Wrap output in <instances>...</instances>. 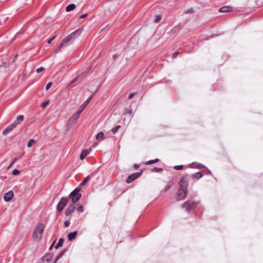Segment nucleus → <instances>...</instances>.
I'll return each instance as SVG.
<instances>
[{"label":"nucleus","mask_w":263,"mask_h":263,"mask_svg":"<svg viewBox=\"0 0 263 263\" xmlns=\"http://www.w3.org/2000/svg\"><path fill=\"white\" fill-rule=\"evenodd\" d=\"M158 161H159V159H156L155 160H149V161H146L145 163V164H146V165L151 164H153V163H155L156 162H157Z\"/></svg>","instance_id":"24"},{"label":"nucleus","mask_w":263,"mask_h":263,"mask_svg":"<svg viewBox=\"0 0 263 263\" xmlns=\"http://www.w3.org/2000/svg\"><path fill=\"white\" fill-rule=\"evenodd\" d=\"M52 83L51 82H49L46 86V89L48 90L52 86Z\"/></svg>","instance_id":"34"},{"label":"nucleus","mask_w":263,"mask_h":263,"mask_svg":"<svg viewBox=\"0 0 263 263\" xmlns=\"http://www.w3.org/2000/svg\"><path fill=\"white\" fill-rule=\"evenodd\" d=\"M49 101H46V102H44L41 105V107L43 108L46 107V106L49 104Z\"/></svg>","instance_id":"33"},{"label":"nucleus","mask_w":263,"mask_h":263,"mask_svg":"<svg viewBox=\"0 0 263 263\" xmlns=\"http://www.w3.org/2000/svg\"><path fill=\"white\" fill-rule=\"evenodd\" d=\"M91 150V148L83 150L81 154L80 159L81 160H83L86 156L90 153Z\"/></svg>","instance_id":"13"},{"label":"nucleus","mask_w":263,"mask_h":263,"mask_svg":"<svg viewBox=\"0 0 263 263\" xmlns=\"http://www.w3.org/2000/svg\"><path fill=\"white\" fill-rule=\"evenodd\" d=\"M16 161V158H14L12 162L9 164V165L8 166L7 169H9L11 166L12 165V164Z\"/></svg>","instance_id":"36"},{"label":"nucleus","mask_w":263,"mask_h":263,"mask_svg":"<svg viewBox=\"0 0 263 263\" xmlns=\"http://www.w3.org/2000/svg\"><path fill=\"white\" fill-rule=\"evenodd\" d=\"M202 166H203V165L202 164H198L197 167L201 168H202Z\"/></svg>","instance_id":"47"},{"label":"nucleus","mask_w":263,"mask_h":263,"mask_svg":"<svg viewBox=\"0 0 263 263\" xmlns=\"http://www.w3.org/2000/svg\"><path fill=\"white\" fill-rule=\"evenodd\" d=\"M20 171L17 170V175L19 174Z\"/></svg>","instance_id":"52"},{"label":"nucleus","mask_w":263,"mask_h":263,"mask_svg":"<svg viewBox=\"0 0 263 263\" xmlns=\"http://www.w3.org/2000/svg\"><path fill=\"white\" fill-rule=\"evenodd\" d=\"M64 241V239L63 238H60L58 243L55 246V248L56 249H57L59 248L60 247H62L63 245Z\"/></svg>","instance_id":"19"},{"label":"nucleus","mask_w":263,"mask_h":263,"mask_svg":"<svg viewBox=\"0 0 263 263\" xmlns=\"http://www.w3.org/2000/svg\"><path fill=\"white\" fill-rule=\"evenodd\" d=\"M78 31L76 30L74 32L71 33V34H70L69 35H68L66 38H65L63 41L66 43H68V42H71L72 41L74 38H75V34L76 33V32H77Z\"/></svg>","instance_id":"11"},{"label":"nucleus","mask_w":263,"mask_h":263,"mask_svg":"<svg viewBox=\"0 0 263 263\" xmlns=\"http://www.w3.org/2000/svg\"><path fill=\"white\" fill-rule=\"evenodd\" d=\"M199 203V201H193L191 202L189 201H187L184 202L182 205V208L189 211L196 208Z\"/></svg>","instance_id":"2"},{"label":"nucleus","mask_w":263,"mask_h":263,"mask_svg":"<svg viewBox=\"0 0 263 263\" xmlns=\"http://www.w3.org/2000/svg\"><path fill=\"white\" fill-rule=\"evenodd\" d=\"M120 128V125H117L116 126L113 127L112 129H111V131L114 133H116L117 130Z\"/></svg>","instance_id":"27"},{"label":"nucleus","mask_w":263,"mask_h":263,"mask_svg":"<svg viewBox=\"0 0 263 263\" xmlns=\"http://www.w3.org/2000/svg\"><path fill=\"white\" fill-rule=\"evenodd\" d=\"M160 20H161V16L159 15H157V16H156V17L154 20V22L156 23H157L160 21Z\"/></svg>","instance_id":"32"},{"label":"nucleus","mask_w":263,"mask_h":263,"mask_svg":"<svg viewBox=\"0 0 263 263\" xmlns=\"http://www.w3.org/2000/svg\"><path fill=\"white\" fill-rule=\"evenodd\" d=\"M82 112V109H79L76 113H74L69 119L68 121L70 123L74 122L79 118L81 113Z\"/></svg>","instance_id":"4"},{"label":"nucleus","mask_w":263,"mask_h":263,"mask_svg":"<svg viewBox=\"0 0 263 263\" xmlns=\"http://www.w3.org/2000/svg\"><path fill=\"white\" fill-rule=\"evenodd\" d=\"M196 165V163H193L192 164V165L193 166V167H195Z\"/></svg>","instance_id":"48"},{"label":"nucleus","mask_w":263,"mask_h":263,"mask_svg":"<svg viewBox=\"0 0 263 263\" xmlns=\"http://www.w3.org/2000/svg\"><path fill=\"white\" fill-rule=\"evenodd\" d=\"M77 81V79L76 78V79H73V80L72 81L71 83H73V82H75V81Z\"/></svg>","instance_id":"49"},{"label":"nucleus","mask_w":263,"mask_h":263,"mask_svg":"<svg viewBox=\"0 0 263 263\" xmlns=\"http://www.w3.org/2000/svg\"><path fill=\"white\" fill-rule=\"evenodd\" d=\"M24 119V116L19 115L17 116V124L21 122Z\"/></svg>","instance_id":"26"},{"label":"nucleus","mask_w":263,"mask_h":263,"mask_svg":"<svg viewBox=\"0 0 263 263\" xmlns=\"http://www.w3.org/2000/svg\"><path fill=\"white\" fill-rule=\"evenodd\" d=\"M186 191L187 190L186 189H180L178 191V200H183L185 197L186 194Z\"/></svg>","instance_id":"8"},{"label":"nucleus","mask_w":263,"mask_h":263,"mask_svg":"<svg viewBox=\"0 0 263 263\" xmlns=\"http://www.w3.org/2000/svg\"><path fill=\"white\" fill-rule=\"evenodd\" d=\"M68 202V198H62L57 205V211L61 212L63 211L64 208L66 206Z\"/></svg>","instance_id":"3"},{"label":"nucleus","mask_w":263,"mask_h":263,"mask_svg":"<svg viewBox=\"0 0 263 263\" xmlns=\"http://www.w3.org/2000/svg\"><path fill=\"white\" fill-rule=\"evenodd\" d=\"M34 142H35L34 140H33V139H30V140L28 141V143H27V146H28V147H30L32 145L33 143Z\"/></svg>","instance_id":"29"},{"label":"nucleus","mask_w":263,"mask_h":263,"mask_svg":"<svg viewBox=\"0 0 263 263\" xmlns=\"http://www.w3.org/2000/svg\"><path fill=\"white\" fill-rule=\"evenodd\" d=\"M96 139L98 140H102L104 139V133L102 132H99L96 136Z\"/></svg>","instance_id":"21"},{"label":"nucleus","mask_w":263,"mask_h":263,"mask_svg":"<svg viewBox=\"0 0 263 263\" xmlns=\"http://www.w3.org/2000/svg\"><path fill=\"white\" fill-rule=\"evenodd\" d=\"M14 196V193L12 191H10L6 193L4 196V200L6 202H9L10 201L12 198Z\"/></svg>","instance_id":"9"},{"label":"nucleus","mask_w":263,"mask_h":263,"mask_svg":"<svg viewBox=\"0 0 263 263\" xmlns=\"http://www.w3.org/2000/svg\"><path fill=\"white\" fill-rule=\"evenodd\" d=\"M26 76V74H25L24 76H23V77H25Z\"/></svg>","instance_id":"53"},{"label":"nucleus","mask_w":263,"mask_h":263,"mask_svg":"<svg viewBox=\"0 0 263 263\" xmlns=\"http://www.w3.org/2000/svg\"><path fill=\"white\" fill-rule=\"evenodd\" d=\"M44 68L43 67H40V68H37V69H36V72H37V73H39V72H40L41 71H43V70H44Z\"/></svg>","instance_id":"37"},{"label":"nucleus","mask_w":263,"mask_h":263,"mask_svg":"<svg viewBox=\"0 0 263 263\" xmlns=\"http://www.w3.org/2000/svg\"><path fill=\"white\" fill-rule=\"evenodd\" d=\"M2 66V65L0 64V67Z\"/></svg>","instance_id":"54"},{"label":"nucleus","mask_w":263,"mask_h":263,"mask_svg":"<svg viewBox=\"0 0 263 263\" xmlns=\"http://www.w3.org/2000/svg\"><path fill=\"white\" fill-rule=\"evenodd\" d=\"M80 189H75L69 195V198L73 203H76L81 197V194L79 193Z\"/></svg>","instance_id":"1"},{"label":"nucleus","mask_w":263,"mask_h":263,"mask_svg":"<svg viewBox=\"0 0 263 263\" xmlns=\"http://www.w3.org/2000/svg\"><path fill=\"white\" fill-rule=\"evenodd\" d=\"M141 174H142L141 172L136 173H134L132 175H129L127 178V180H126L127 183H130L132 182L134 180H135L136 179H137L139 177H140V176L141 175Z\"/></svg>","instance_id":"5"},{"label":"nucleus","mask_w":263,"mask_h":263,"mask_svg":"<svg viewBox=\"0 0 263 263\" xmlns=\"http://www.w3.org/2000/svg\"><path fill=\"white\" fill-rule=\"evenodd\" d=\"M182 168H183V166L181 165H176L174 166V168L176 170H180L182 169Z\"/></svg>","instance_id":"35"},{"label":"nucleus","mask_w":263,"mask_h":263,"mask_svg":"<svg viewBox=\"0 0 263 263\" xmlns=\"http://www.w3.org/2000/svg\"><path fill=\"white\" fill-rule=\"evenodd\" d=\"M55 37V36H53L52 37V38L50 39L48 41H47V43L48 44H50L52 41H53V40Z\"/></svg>","instance_id":"41"},{"label":"nucleus","mask_w":263,"mask_h":263,"mask_svg":"<svg viewBox=\"0 0 263 263\" xmlns=\"http://www.w3.org/2000/svg\"><path fill=\"white\" fill-rule=\"evenodd\" d=\"M67 249H65L61 251L59 254L55 257L54 263H57V261L65 254Z\"/></svg>","instance_id":"17"},{"label":"nucleus","mask_w":263,"mask_h":263,"mask_svg":"<svg viewBox=\"0 0 263 263\" xmlns=\"http://www.w3.org/2000/svg\"><path fill=\"white\" fill-rule=\"evenodd\" d=\"M44 226L43 224H39L35 228L34 230H44Z\"/></svg>","instance_id":"25"},{"label":"nucleus","mask_w":263,"mask_h":263,"mask_svg":"<svg viewBox=\"0 0 263 263\" xmlns=\"http://www.w3.org/2000/svg\"><path fill=\"white\" fill-rule=\"evenodd\" d=\"M180 189H186L187 190L188 183L186 180L182 178L179 182Z\"/></svg>","instance_id":"12"},{"label":"nucleus","mask_w":263,"mask_h":263,"mask_svg":"<svg viewBox=\"0 0 263 263\" xmlns=\"http://www.w3.org/2000/svg\"><path fill=\"white\" fill-rule=\"evenodd\" d=\"M76 7V5L75 4H71L67 6L66 10L67 12H69L73 10Z\"/></svg>","instance_id":"20"},{"label":"nucleus","mask_w":263,"mask_h":263,"mask_svg":"<svg viewBox=\"0 0 263 263\" xmlns=\"http://www.w3.org/2000/svg\"><path fill=\"white\" fill-rule=\"evenodd\" d=\"M78 231H73L72 232L69 233L68 235V239L71 241L75 239L77 235Z\"/></svg>","instance_id":"18"},{"label":"nucleus","mask_w":263,"mask_h":263,"mask_svg":"<svg viewBox=\"0 0 263 263\" xmlns=\"http://www.w3.org/2000/svg\"><path fill=\"white\" fill-rule=\"evenodd\" d=\"M66 43L63 40L62 42L59 44L58 46V50H61V49L66 45Z\"/></svg>","instance_id":"28"},{"label":"nucleus","mask_w":263,"mask_h":263,"mask_svg":"<svg viewBox=\"0 0 263 263\" xmlns=\"http://www.w3.org/2000/svg\"><path fill=\"white\" fill-rule=\"evenodd\" d=\"M70 223V222L69 220H67L64 222V225L65 226V227L69 226Z\"/></svg>","instance_id":"38"},{"label":"nucleus","mask_w":263,"mask_h":263,"mask_svg":"<svg viewBox=\"0 0 263 263\" xmlns=\"http://www.w3.org/2000/svg\"><path fill=\"white\" fill-rule=\"evenodd\" d=\"M93 98V95L89 97L86 101H85L82 105L81 106L80 109H82V111L85 109V108L87 106V105L89 104V103L91 101L92 98Z\"/></svg>","instance_id":"15"},{"label":"nucleus","mask_w":263,"mask_h":263,"mask_svg":"<svg viewBox=\"0 0 263 263\" xmlns=\"http://www.w3.org/2000/svg\"><path fill=\"white\" fill-rule=\"evenodd\" d=\"M12 174H13V175H16V168L14 169V170L12 171Z\"/></svg>","instance_id":"43"},{"label":"nucleus","mask_w":263,"mask_h":263,"mask_svg":"<svg viewBox=\"0 0 263 263\" xmlns=\"http://www.w3.org/2000/svg\"><path fill=\"white\" fill-rule=\"evenodd\" d=\"M52 255L51 254H46L42 258V260L43 262H46V263H50L52 260Z\"/></svg>","instance_id":"14"},{"label":"nucleus","mask_w":263,"mask_h":263,"mask_svg":"<svg viewBox=\"0 0 263 263\" xmlns=\"http://www.w3.org/2000/svg\"><path fill=\"white\" fill-rule=\"evenodd\" d=\"M206 170H207L208 173L209 174H211V171H210L209 170L207 169V168H206Z\"/></svg>","instance_id":"50"},{"label":"nucleus","mask_w":263,"mask_h":263,"mask_svg":"<svg viewBox=\"0 0 263 263\" xmlns=\"http://www.w3.org/2000/svg\"><path fill=\"white\" fill-rule=\"evenodd\" d=\"M76 206L74 205L71 204H70L66 209L65 211V215L68 216L71 215L75 210Z\"/></svg>","instance_id":"10"},{"label":"nucleus","mask_w":263,"mask_h":263,"mask_svg":"<svg viewBox=\"0 0 263 263\" xmlns=\"http://www.w3.org/2000/svg\"><path fill=\"white\" fill-rule=\"evenodd\" d=\"M56 240H57V238H55V239L53 240V241L52 242V243H51V246H50V248H49V249H50H50H51L52 248V247H53V246H54V243H55V242Z\"/></svg>","instance_id":"39"},{"label":"nucleus","mask_w":263,"mask_h":263,"mask_svg":"<svg viewBox=\"0 0 263 263\" xmlns=\"http://www.w3.org/2000/svg\"><path fill=\"white\" fill-rule=\"evenodd\" d=\"M43 231H33L32 234V237L34 241L38 242L39 241L42 236Z\"/></svg>","instance_id":"7"},{"label":"nucleus","mask_w":263,"mask_h":263,"mask_svg":"<svg viewBox=\"0 0 263 263\" xmlns=\"http://www.w3.org/2000/svg\"><path fill=\"white\" fill-rule=\"evenodd\" d=\"M178 52H175L173 54V58H175L178 54Z\"/></svg>","instance_id":"42"},{"label":"nucleus","mask_w":263,"mask_h":263,"mask_svg":"<svg viewBox=\"0 0 263 263\" xmlns=\"http://www.w3.org/2000/svg\"><path fill=\"white\" fill-rule=\"evenodd\" d=\"M136 93H132L128 96V99H132L133 97L135 95Z\"/></svg>","instance_id":"40"},{"label":"nucleus","mask_w":263,"mask_h":263,"mask_svg":"<svg viewBox=\"0 0 263 263\" xmlns=\"http://www.w3.org/2000/svg\"><path fill=\"white\" fill-rule=\"evenodd\" d=\"M77 211L79 212V213H82L84 211V208H83V206L82 205H79L78 208H77Z\"/></svg>","instance_id":"30"},{"label":"nucleus","mask_w":263,"mask_h":263,"mask_svg":"<svg viewBox=\"0 0 263 263\" xmlns=\"http://www.w3.org/2000/svg\"><path fill=\"white\" fill-rule=\"evenodd\" d=\"M16 126V124L15 122L12 123L11 125L7 126L5 129H4L3 131V135H6L8 133H9L11 131H12L14 128Z\"/></svg>","instance_id":"6"},{"label":"nucleus","mask_w":263,"mask_h":263,"mask_svg":"<svg viewBox=\"0 0 263 263\" xmlns=\"http://www.w3.org/2000/svg\"><path fill=\"white\" fill-rule=\"evenodd\" d=\"M60 50H58V47L57 48V49L55 50V52L56 53H58Z\"/></svg>","instance_id":"51"},{"label":"nucleus","mask_w":263,"mask_h":263,"mask_svg":"<svg viewBox=\"0 0 263 263\" xmlns=\"http://www.w3.org/2000/svg\"><path fill=\"white\" fill-rule=\"evenodd\" d=\"M154 170H155V171L158 172H159L160 171H161V168H155L154 169Z\"/></svg>","instance_id":"46"},{"label":"nucleus","mask_w":263,"mask_h":263,"mask_svg":"<svg viewBox=\"0 0 263 263\" xmlns=\"http://www.w3.org/2000/svg\"><path fill=\"white\" fill-rule=\"evenodd\" d=\"M232 10V8L228 6H225L219 9L220 12H228Z\"/></svg>","instance_id":"16"},{"label":"nucleus","mask_w":263,"mask_h":263,"mask_svg":"<svg viewBox=\"0 0 263 263\" xmlns=\"http://www.w3.org/2000/svg\"><path fill=\"white\" fill-rule=\"evenodd\" d=\"M202 176V174L200 172H197L196 173H194V174L192 175V178H197L198 179L200 178H201Z\"/></svg>","instance_id":"22"},{"label":"nucleus","mask_w":263,"mask_h":263,"mask_svg":"<svg viewBox=\"0 0 263 263\" xmlns=\"http://www.w3.org/2000/svg\"><path fill=\"white\" fill-rule=\"evenodd\" d=\"M87 14H84L80 16V18H83L87 16Z\"/></svg>","instance_id":"44"},{"label":"nucleus","mask_w":263,"mask_h":263,"mask_svg":"<svg viewBox=\"0 0 263 263\" xmlns=\"http://www.w3.org/2000/svg\"><path fill=\"white\" fill-rule=\"evenodd\" d=\"M90 179V177L89 176L86 177L82 181V182L80 184V186H83Z\"/></svg>","instance_id":"23"},{"label":"nucleus","mask_w":263,"mask_h":263,"mask_svg":"<svg viewBox=\"0 0 263 263\" xmlns=\"http://www.w3.org/2000/svg\"><path fill=\"white\" fill-rule=\"evenodd\" d=\"M177 29H178L177 27H174V28L172 29V32H175L177 30Z\"/></svg>","instance_id":"45"},{"label":"nucleus","mask_w":263,"mask_h":263,"mask_svg":"<svg viewBox=\"0 0 263 263\" xmlns=\"http://www.w3.org/2000/svg\"><path fill=\"white\" fill-rule=\"evenodd\" d=\"M194 12L193 8H190L188 9L186 11H185V13L188 14V13H192Z\"/></svg>","instance_id":"31"}]
</instances>
